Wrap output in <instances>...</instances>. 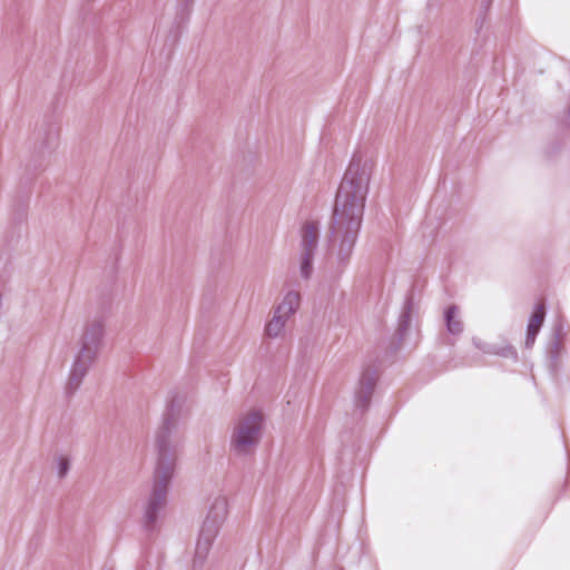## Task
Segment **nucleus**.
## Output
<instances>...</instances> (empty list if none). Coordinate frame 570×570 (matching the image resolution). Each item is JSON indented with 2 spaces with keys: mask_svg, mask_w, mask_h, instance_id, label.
I'll return each mask as SVG.
<instances>
[{
  "mask_svg": "<svg viewBox=\"0 0 570 570\" xmlns=\"http://www.w3.org/2000/svg\"><path fill=\"white\" fill-rule=\"evenodd\" d=\"M301 304V295L295 291H288L282 302L274 308L276 314L282 315V317L287 321L292 315L296 313Z\"/></svg>",
  "mask_w": 570,
  "mask_h": 570,
  "instance_id": "10",
  "label": "nucleus"
},
{
  "mask_svg": "<svg viewBox=\"0 0 570 570\" xmlns=\"http://www.w3.org/2000/svg\"><path fill=\"white\" fill-rule=\"evenodd\" d=\"M263 423L264 416L259 411L245 415L234 429L230 451L238 456L250 453L261 441Z\"/></svg>",
  "mask_w": 570,
  "mask_h": 570,
  "instance_id": "5",
  "label": "nucleus"
},
{
  "mask_svg": "<svg viewBox=\"0 0 570 570\" xmlns=\"http://www.w3.org/2000/svg\"><path fill=\"white\" fill-rule=\"evenodd\" d=\"M412 307H413V299L410 295H407L404 299L401 313L399 315L397 320V326H396V340L399 343H401L409 330L410 322H411V314H412Z\"/></svg>",
  "mask_w": 570,
  "mask_h": 570,
  "instance_id": "11",
  "label": "nucleus"
},
{
  "mask_svg": "<svg viewBox=\"0 0 570 570\" xmlns=\"http://www.w3.org/2000/svg\"><path fill=\"white\" fill-rule=\"evenodd\" d=\"M537 335L538 334H535L533 331H528L527 330V337H525V343H524L527 348H531L532 347V345L534 344Z\"/></svg>",
  "mask_w": 570,
  "mask_h": 570,
  "instance_id": "18",
  "label": "nucleus"
},
{
  "mask_svg": "<svg viewBox=\"0 0 570 570\" xmlns=\"http://www.w3.org/2000/svg\"><path fill=\"white\" fill-rule=\"evenodd\" d=\"M492 1L493 0H482L481 1L480 16H479V18L475 21V24H476L478 29L482 28V26L484 23V20H485L487 12L489 11V9L491 7Z\"/></svg>",
  "mask_w": 570,
  "mask_h": 570,
  "instance_id": "17",
  "label": "nucleus"
},
{
  "mask_svg": "<svg viewBox=\"0 0 570 570\" xmlns=\"http://www.w3.org/2000/svg\"><path fill=\"white\" fill-rule=\"evenodd\" d=\"M456 314V305H450L444 311L446 331L452 335H460L463 332V323L455 318Z\"/></svg>",
  "mask_w": 570,
  "mask_h": 570,
  "instance_id": "14",
  "label": "nucleus"
},
{
  "mask_svg": "<svg viewBox=\"0 0 570 570\" xmlns=\"http://www.w3.org/2000/svg\"><path fill=\"white\" fill-rule=\"evenodd\" d=\"M59 122L53 116L45 117L32 134L33 151L40 158L50 156L59 145Z\"/></svg>",
  "mask_w": 570,
  "mask_h": 570,
  "instance_id": "6",
  "label": "nucleus"
},
{
  "mask_svg": "<svg viewBox=\"0 0 570 570\" xmlns=\"http://www.w3.org/2000/svg\"><path fill=\"white\" fill-rule=\"evenodd\" d=\"M372 169L371 160L354 154L335 195L330 248L340 267L348 264L358 238Z\"/></svg>",
  "mask_w": 570,
  "mask_h": 570,
  "instance_id": "1",
  "label": "nucleus"
},
{
  "mask_svg": "<svg viewBox=\"0 0 570 570\" xmlns=\"http://www.w3.org/2000/svg\"><path fill=\"white\" fill-rule=\"evenodd\" d=\"M287 320L273 312V317L266 323L264 333L267 337H281L285 331Z\"/></svg>",
  "mask_w": 570,
  "mask_h": 570,
  "instance_id": "13",
  "label": "nucleus"
},
{
  "mask_svg": "<svg viewBox=\"0 0 570 570\" xmlns=\"http://www.w3.org/2000/svg\"><path fill=\"white\" fill-rule=\"evenodd\" d=\"M227 517V500L224 497H216L208 510L205 521L200 528L196 542L193 560L194 569L202 567L210 547L218 534L219 528Z\"/></svg>",
  "mask_w": 570,
  "mask_h": 570,
  "instance_id": "4",
  "label": "nucleus"
},
{
  "mask_svg": "<svg viewBox=\"0 0 570 570\" xmlns=\"http://www.w3.org/2000/svg\"><path fill=\"white\" fill-rule=\"evenodd\" d=\"M566 336L563 321L559 318L552 327V348L550 352V357L553 362L558 361L561 350H562V341Z\"/></svg>",
  "mask_w": 570,
  "mask_h": 570,
  "instance_id": "12",
  "label": "nucleus"
},
{
  "mask_svg": "<svg viewBox=\"0 0 570 570\" xmlns=\"http://www.w3.org/2000/svg\"><path fill=\"white\" fill-rule=\"evenodd\" d=\"M544 314H546L544 305L537 304L534 312L532 313V315L530 316V318L528 321L527 330L533 331L535 334H538L543 324Z\"/></svg>",
  "mask_w": 570,
  "mask_h": 570,
  "instance_id": "15",
  "label": "nucleus"
},
{
  "mask_svg": "<svg viewBox=\"0 0 570 570\" xmlns=\"http://www.w3.org/2000/svg\"><path fill=\"white\" fill-rule=\"evenodd\" d=\"M472 344L484 354L498 355L507 358L517 360L518 353L510 344L498 345L483 342L479 337L472 338Z\"/></svg>",
  "mask_w": 570,
  "mask_h": 570,
  "instance_id": "9",
  "label": "nucleus"
},
{
  "mask_svg": "<svg viewBox=\"0 0 570 570\" xmlns=\"http://www.w3.org/2000/svg\"><path fill=\"white\" fill-rule=\"evenodd\" d=\"M320 238V226L316 222H307L301 230V254L302 262L299 266L301 276L308 279L313 273V259L317 249Z\"/></svg>",
  "mask_w": 570,
  "mask_h": 570,
  "instance_id": "7",
  "label": "nucleus"
},
{
  "mask_svg": "<svg viewBox=\"0 0 570 570\" xmlns=\"http://www.w3.org/2000/svg\"><path fill=\"white\" fill-rule=\"evenodd\" d=\"M105 335L102 318L88 321L79 340V350L73 356L65 384L66 397H72L83 383L90 367L98 358Z\"/></svg>",
  "mask_w": 570,
  "mask_h": 570,
  "instance_id": "3",
  "label": "nucleus"
},
{
  "mask_svg": "<svg viewBox=\"0 0 570 570\" xmlns=\"http://www.w3.org/2000/svg\"><path fill=\"white\" fill-rule=\"evenodd\" d=\"M377 382V374L374 368H363L357 387L354 392L355 407L362 412L366 411L371 403V397Z\"/></svg>",
  "mask_w": 570,
  "mask_h": 570,
  "instance_id": "8",
  "label": "nucleus"
},
{
  "mask_svg": "<svg viewBox=\"0 0 570 570\" xmlns=\"http://www.w3.org/2000/svg\"><path fill=\"white\" fill-rule=\"evenodd\" d=\"M57 463V474L60 479L65 478L70 470V461L65 455H59L56 460Z\"/></svg>",
  "mask_w": 570,
  "mask_h": 570,
  "instance_id": "16",
  "label": "nucleus"
},
{
  "mask_svg": "<svg viewBox=\"0 0 570 570\" xmlns=\"http://www.w3.org/2000/svg\"><path fill=\"white\" fill-rule=\"evenodd\" d=\"M568 116L570 118V105H569V108H568Z\"/></svg>",
  "mask_w": 570,
  "mask_h": 570,
  "instance_id": "19",
  "label": "nucleus"
},
{
  "mask_svg": "<svg viewBox=\"0 0 570 570\" xmlns=\"http://www.w3.org/2000/svg\"><path fill=\"white\" fill-rule=\"evenodd\" d=\"M184 399L177 393L167 402L161 423L155 432L156 462L150 492L147 497L142 525L146 531H154L160 512L167 503L169 485L175 476L178 462V448L183 442L178 432Z\"/></svg>",
  "mask_w": 570,
  "mask_h": 570,
  "instance_id": "2",
  "label": "nucleus"
}]
</instances>
